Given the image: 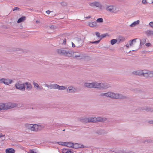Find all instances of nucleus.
I'll return each instance as SVG.
<instances>
[{"instance_id": "f257e3e1", "label": "nucleus", "mask_w": 153, "mask_h": 153, "mask_svg": "<svg viewBox=\"0 0 153 153\" xmlns=\"http://www.w3.org/2000/svg\"><path fill=\"white\" fill-rule=\"evenodd\" d=\"M84 86L88 88H95L101 89H106L110 87V85L107 83H98L96 82L92 83H85Z\"/></svg>"}, {"instance_id": "f03ea898", "label": "nucleus", "mask_w": 153, "mask_h": 153, "mask_svg": "<svg viewBox=\"0 0 153 153\" xmlns=\"http://www.w3.org/2000/svg\"><path fill=\"white\" fill-rule=\"evenodd\" d=\"M101 97H110L112 98L124 99L126 98V97L123 95L122 94H115L114 93L109 92L104 93H101L100 95Z\"/></svg>"}, {"instance_id": "7ed1b4c3", "label": "nucleus", "mask_w": 153, "mask_h": 153, "mask_svg": "<svg viewBox=\"0 0 153 153\" xmlns=\"http://www.w3.org/2000/svg\"><path fill=\"white\" fill-rule=\"evenodd\" d=\"M57 53L61 55L65 56L71 57L74 53L72 51L66 50L64 48L58 49L56 50Z\"/></svg>"}, {"instance_id": "20e7f679", "label": "nucleus", "mask_w": 153, "mask_h": 153, "mask_svg": "<svg viewBox=\"0 0 153 153\" xmlns=\"http://www.w3.org/2000/svg\"><path fill=\"white\" fill-rule=\"evenodd\" d=\"M16 106V104L15 103H0V111L2 110L8 109L13 108Z\"/></svg>"}, {"instance_id": "39448f33", "label": "nucleus", "mask_w": 153, "mask_h": 153, "mask_svg": "<svg viewBox=\"0 0 153 153\" xmlns=\"http://www.w3.org/2000/svg\"><path fill=\"white\" fill-rule=\"evenodd\" d=\"M107 120L106 118L101 117H88V123H96L98 122H103Z\"/></svg>"}, {"instance_id": "423d86ee", "label": "nucleus", "mask_w": 153, "mask_h": 153, "mask_svg": "<svg viewBox=\"0 0 153 153\" xmlns=\"http://www.w3.org/2000/svg\"><path fill=\"white\" fill-rule=\"evenodd\" d=\"M143 76L146 78H152L153 77V71L144 70Z\"/></svg>"}, {"instance_id": "0eeeda50", "label": "nucleus", "mask_w": 153, "mask_h": 153, "mask_svg": "<svg viewBox=\"0 0 153 153\" xmlns=\"http://www.w3.org/2000/svg\"><path fill=\"white\" fill-rule=\"evenodd\" d=\"M74 57L78 59H85L86 58H90V57L87 55H83L82 54L79 53H78L77 54H75L74 56Z\"/></svg>"}, {"instance_id": "6e6552de", "label": "nucleus", "mask_w": 153, "mask_h": 153, "mask_svg": "<svg viewBox=\"0 0 153 153\" xmlns=\"http://www.w3.org/2000/svg\"><path fill=\"white\" fill-rule=\"evenodd\" d=\"M15 86L17 89L22 91L25 90V84H24V83L22 84L20 81L16 83L15 84Z\"/></svg>"}, {"instance_id": "1a4fd4ad", "label": "nucleus", "mask_w": 153, "mask_h": 153, "mask_svg": "<svg viewBox=\"0 0 153 153\" xmlns=\"http://www.w3.org/2000/svg\"><path fill=\"white\" fill-rule=\"evenodd\" d=\"M27 127L28 128L31 130L35 131H37L38 130V125L36 124H27Z\"/></svg>"}, {"instance_id": "9d476101", "label": "nucleus", "mask_w": 153, "mask_h": 153, "mask_svg": "<svg viewBox=\"0 0 153 153\" xmlns=\"http://www.w3.org/2000/svg\"><path fill=\"white\" fill-rule=\"evenodd\" d=\"M106 10L112 13H116L117 12L116 7L113 6H109L106 8Z\"/></svg>"}, {"instance_id": "9b49d317", "label": "nucleus", "mask_w": 153, "mask_h": 153, "mask_svg": "<svg viewBox=\"0 0 153 153\" xmlns=\"http://www.w3.org/2000/svg\"><path fill=\"white\" fill-rule=\"evenodd\" d=\"M144 70H138L134 71L133 72V74L136 75H138L141 76H143Z\"/></svg>"}, {"instance_id": "f8f14e48", "label": "nucleus", "mask_w": 153, "mask_h": 153, "mask_svg": "<svg viewBox=\"0 0 153 153\" xmlns=\"http://www.w3.org/2000/svg\"><path fill=\"white\" fill-rule=\"evenodd\" d=\"M67 91L69 93H74L77 91V90L73 86H71L67 88Z\"/></svg>"}, {"instance_id": "ddd939ff", "label": "nucleus", "mask_w": 153, "mask_h": 153, "mask_svg": "<svg viewBox=\"0 0 153 153\" xmlns=\"http://www.w3.org/2000/svg\"><path fill=\"white\" fill-rule=\"evenodd\" d=\"M89 5L91 7H100L101 6V5L100 3L97 2L90 3H89Z\"/></svg>"}, {"instance_id": "4468645a", "label": "nucleus", "mask_w": 153, "mask_h": 153, "mask_svg": "<svg viewBox=\"0 0 153 153\" xmlns=\"http://www.w3.org/2000/svg\"><path fill=\"white\" fill-rule=\"evenodd\" d=\"M24 84H25V88H26L27 89L29 90L31 89L32 86L30 83L26 82L24 83Z\"/></svg>"}, {"instance_id": "2eb2a0df", "label": "nucleus", "mask_w": 153, "mask_h": 153, "mask_svg": "<svg viewBox=\"0 0 153 153\" xmlns=\"http://www.w3.org/2000/svg\"><path fill=\"white\" fill-rule=\"evenodd\" d=\"M74 147L76 149L78 148H84V146L82 145H81L77 143H76L74 144Z\"/></svg>"}, {"instance_id": "dca6fc26", "label": "nucleus", "mask_w": 153, "mask_h": 153, "mask_svg": "<svg viewBox=\"0 0 153 153\" xmlns=\"http://www.w3.org/2000/svg\"><path fill=\"white\" fill-rule=\"evenodd\" d=\"M79 120L84 123H88V118L80 117L79 119Z\"/></svg>"}, {"instance_id": "f3484780", "label": "nucleus", "mask_w": 153, "mask_h": 153, "mask_svg": "<svg viewBox=\"0 0 153 153\" xmlns=\"http://www.w3.org/2000/svg\"><path fill=\"white\" fill-rule=\"evenodd\" d=\"M97 23L96 22H88V25L91 27H96L97 25Z\"/></svg>"}, {"instance_id": "a211bd4d", "label": "nucleus", "mask_w": 153, "mask_h": 153, "mask_svg": "<svg viewBox=\"0 0 153 153\" xmlns=\"http://www.w3.org/2000/svg\"><path fill=\"white\" fill-rule=\"evenodd\" d=\"M142 109L143 111L145 110L147 112H153V108H151L148 107H143Z\"/></svg>"}, {"instance_id": "6ab92c4d", "label": "nucleus", "mask_w": 153, "mask_h": 153, "mask_svg": "<svg viewBox=\"0 0 153 153\" xmlns=\"http://www.w3.org/2000/svg\"><path fill=\"white\" fill-rule=\"evenodd\" d=\"M65 146H67L68 147L73 148L74 144L72 142H65Z\"/></svg>"}, {"instance_id": "aec40b11", "label": "nucleus", "mask_w": 153, "mask_h": 153, "mask_svg": "<svg viewBox=\"0 0 153 153\" xmlns=\"http://www.w3.org/2000/svg\"><path fill=\"white\" fill-rule=\"evenodd\" d=\"M5 152L6 153H14L15 150L12 148H9L6 149Z\"/></svg>"}, {"instance_id": "412c9836", "label": "nucleus", "mask_w": 153, "mask_h": 153, "mask_svg": "<svg viewBox=\"0 0 153 153\" xmlns=\"http://www.w3.org/2000/svg\"><path fill=\"white\" fill-rule=\"evenodd\" d=\"M56 89H57L59 90H62L66 89H67V87L63 86H59V85L57 84Z\"/></svg>"}, {"instance_id": "4be33fe9", "label": "nucleus", "mask_w": 153, "mask_h": 153, "mask_svg": "<svg viewBox=\"0 0 153 153\" xmlns=\"http://www.w3.org/2000/svg\"><path fill=\"white\" fill-rule=\"evenodd\" d=\"M69 36V34L68 33H65L61 34L59 36V38H68Z\"/></svg>"}, {"instance_id": "5701e85b", "label": "nucleus", "mask_w": 153, "mask_h": 153, "mask_svg": "<svg viewBox=\"0 0 153 153\" xmlns=\"http://www.w3.org/2000/svg\"><path fill=\"white\" fill-rule=\"evenodd\" d=\"M62 152L63 153H73L71 151L70 149H62Z\"/></svg>"}, {"instance_id": "b1692460", "label": "nucleus", "mask_w": 153, "mask_h": 153, "mask_svg": "<svg viewBox=\"0 0 153 153\" xmlns=\"http://www.w3.org/2000/svg\"><path fill=\"white\" fill-rule=\"evenodd\" d=\"M140 23L139 20H138L134 22L133 23H132L130 25V27H133L138 25Z\"/></svg>"}, {"instance_id": "393cba45", "label": "nucleus", "mask_w": 153, "mask_h": 153, "mask_svg": "<svg viewBox=\"0 0 153 153\" xmlns=\"http://www.w3.org/2000/svg\"><path fill=\"white\" fill-rule=\"evenodd\" d=\"M26 19V18L25 16H22L18 19L17 22L18 23H20L24 21Z\"/></svg>"}, {"instance_id": "a878e982", "label": "nucleus", "mask_w": 153, "mask_h": 153, "mask_svg": "<svg viewBox=\"0 0 153 153\" xmlns=\"http://www.w3.org/2000/svg\"><path fill=\"white\" fill-rule=\"evenodd\" d=\"M136 39H133L128 41L129 44L130 46H132L134 43H136Z\"/></svg>"}, {"instance_id": "bb28decb", "label": "nucleus", "mask_w": 153, "mask_h": 153, "mask_svg": "<svg viewBox=\"0 0 153 153\" xmlns=\"http://www.w3.org/2000/svg\"><path fill=\"white\" fill-rule=\"evenodd\" d=\"M12 82L13 80L12 79H6L4 84L6 85H9Z\"/></svg>"}, {"instance_id": "cd10ccee", "label": "nucleus", "mask_w": 153, "mask_h": 153, "mask_svg": "<svg viewBox=\"0 0 153 153\" xmlns=\"http://www.w3.org/2000/svg\"><path fill=\"white\" fill-rule=\"evenodd\" d=\"M57 84H53L49 85V88L51 89H56Z\"/></svg>"}, {"instance_id": "c85d7f7f", "label": "nucleus", "mask_w": 153, "mask_h": 153, "mask_svg": "<svg viewBox=\"0 0 153 153\" xmlns=\"http://www.w3.org/2000/svg\"><path fill=\"white\" fill-rule=\"evenodd\" d=\"M146 33L148 36L152 35H153V31L148 30L146 31Z\"/></svg>"}, {"instance_id": "c756f323", "label": "nucleus", "mask_w": 153, "mask_h": 153, "mask_svg": "<svg viewBox=\"0 0 153 153\" xmlns=\"http://www.w3.org/2000/svg\"><path fill=\"white\" fill-rule=\"evenodd\" d=\"M106 37H110L109 35L107 33H105L102 34L101 35V37L102 38H105Z\"/></svg>"}, {"instance_id": "7c9ffc66", "label": "nucleus", "mask_w": 153, "mask_h": 153, "mask_svg": "<svg viewBox=\"0 0 153 153\" xmlns=\"http://www.w3.org/2000/svg\"><path fill=\"white\" fill-rule=\"evenodd\" d=\"M117 42V40L115 39H113L111 40V43L112 45H114Z\"/></svg>"}, {"instance_id": "2f4dec72", "label": "nucleus", "mask_w": 153, "mask_h": 153, "mask_svg": "<svg viewBox=\"0 0 153 153\" xmlns=\"http://www.w3.org/2000/svg\"><path fill=\"white\" fill-rule=\"evenodd\" d=\"M101 39H100L96 41H93V42H90V43H92V44H98L99 43V42L100 41V40Z\"/></svg>"}, {"instance_id": "473e14b6", "label": "nucleus", "mask_w": 153, "mask_h": 153, "mask_svg": "<svg viewBox=\"0 0 153 153\" xmlns=\"http://www.w3.org/2000/svg\"><path fill=\"white\" fill-rule=\"evenodd\" d=\"M146 142L147 143H152L153 142V141L150 139H148V140H145V141H143V142L144 143H145Z\"/></svg>"}, {"instance_id": "72a5a7b5", "label": "nucleus", "mask_w": 153, "mask_h": 153, "mask_svg": "<svg viewBox=\"0 0 153 153\" xmlns=\"http://www.w3.org/2000/svg\"><path fill=\"white\" fill-rule=\"evenodd\" d=\"M65 142H57V143L59 145L65 146Z\"/></svg>"}, {"instance_id": "f704fd0d", "label": "nucleus", "mask_w": 153, "mask_h": 153, "mask_svg": "<svg viewBox=\"0 0 153 153\" xmlns=\"http://www.w3.org/2000/svg\"><path fill=\"white\" fill-rule=\"evenodd\" d=\"M96 21L97 22H103V19L102 18H99Z\"/></svg>"}, {"instance_id": "c9c22d12", "label": "nucleus", "mask_w": 153, "mask_h": 153, "mask_svg": "<svg viewBox=\"0 0 153 153\" xmlns=\"http://www.w3.org/2000/svg\"><path fill=\"white\" fill-rule=\"evenodd\" d=\"M6 79L2 78L0 79V83H4V84Z\"/></svg>"}, {"instance_id": "e433bc0d", "label": "nucleus", "mask_w": 153, "mask_h": 153, "mask_svg": "<svg viewBox=\"0 0 153 153\" xmlns=\"http://www.w3.org/2000/svg\"><path fill=\"white\" fill-rule=\"evenodd\" d=\"M143 39V42H142V41H141L140 40V45H142L143 44H144L146 42V39Z\"/></svg>"}, {"instance_id": "4c0bfd02", "label": "nucleus", "mask_w": 153, "mask_h": 153, "mask_svg": "<svg viewBox=\"0 0 153 153\" xmlns=\"http://www.w3.org/2000/svg\"><path fill=\"white\" fill-rule=\"evenodd\" d=\"M96 35L99 38L101 37V35H100V33L98 32H96L95 33Z\"/></svg>"}, {"instance_id": "58836bf2", "label": "nucleus", "mask_w": 153, "mask_h": 153, "mask_svg": "<svg viewBox=\"0 0 153 153\" xmlns=\"http://www.w3.org/2000/svg\"><path fill=\"white\" fill-rule=\"evenodd\" d=\"M33 84L34 85L35 87H36L38 88L39 87L38 84L37 83H35V82H33Z\"/></svg>"}, {"instance_id": "ea45409f", "label": "nucleus", "mask_w": 153, "mask_h": 153, "mask_svg": "<svg viewBox=\"0 0 153 153\" xmlns=\"http://www.w3.org/2000/svg\"><path fill=\"white\" fill-rule=\"evenodd\" d=\"M52 30H54L56 28V27L54 25H52L49 27Z\"/></svg>"}, {"instance_id": "a19ab883", "label": "nucleus", "mask_w": 153, "mask_h": 153, "mask_svg": "<svg viewBox=\"0 0 153 153\" xmlns=\"http://www.w3.org/2000/svg\"><path fill=\"white\" fill-rule=\"evenodd\" d=\"M149 25L151 27H153V22H152L149 23Z\"/></svg>"}, {"instance_id": "79ce46f5", "label": "nucleus", "mask_w": 153, "mask_h": 153, "mask_svg": "<svg viewBox=\"0 0 153 153\" xmlns=\"http://www.w3.org/2000/svg\"><path fill=\"white\" fill-rule=\"evenodd\" d=\"M66 39H64V40H63V42L62 43V44L63 45H65L66 44Z\"/></svg>"}, {"instance_id": "37998d69", "label": "nucleus", "mask_w": 153, "mask_h": 153, "mask_svg": "<svg viewBox=\"0 0 153 153\" xmlns=\"http://www.w3.org/2000/svg\"><path fill=\"white\" fill-rule=\"evenodd\" d=\"M29 153H36L34 152L33 150L30 149L29 151Z\"/></svg>"}, {"instance_id": "c03bdc74", "label": "nucleus", "mask_w": 153, "mask_h": 153, "mask_svg": "<svg viewBox=\"0 0 153 153\" xmlns=\"http://www.w3.org/2000/svg\"><path fill=\"white\" fill-rule=\"evenodd\" d=\"M145 45L147 47H149L151 46V44L150 43H146Z\"/></svg>"}, {"instance_id": "a18cd8bd", "label": "nucleus", "mask_w": 153, "mask_h": 153, "mask_svg": "<svg viewBox=\"0 0 153 153\" xmlns=\"http://www.w3.org/2000/svg\"><path fill=\"white\" fill-rule=\"evenodd\" d=\"M142 3L144 4H147L146 0H142Z\"/></svg>"}, {"instance_id": "49530a36", "label": "nucleus", "mask_w": 153, "mask_h": 153, "mask_svg": "<svg viewBox=\"0 0 153 153\" xmlns=\"http://www.w3.org/2000/svg\"><path fill=\"white\" fill-rule=\"evenodd\" d=\"M19 8L18 7H15L13 8V11H15L16 10H19Z\"/></svg>"}, {"instance_id": "de8ad7c7", "label": "nucleus", "mask_w": 153, "mask_h": 153, "mask_svg": "<svg viewBox=\"0 0 153 153\" xmlns=\"http://www.w3.org/2000/svg\"><path fill=\"white\" fill-rule=\"evenodd\" d=\"M44 85L45 87H47L48 88H49V85H48L47 84H44Z\"/></svg>"}, {"instance_id": "09e8293b", "label": "nucleus", "mask_w": 153, "mask_h": 153, "mask_svg": "<svg viewBox=\"0 0 153 153\" xmlns=\"http://www.w3.org/2000/svg\"><path fill=\"white\" fill-rule=\"evenodd\" d=\"M149 123H150V124H153V120H151V121H149Z\"/></svg>"}, {"instance_id": "8fccbe9b", "label": "nucleus", "mask_w": 153, "mask_h": 153, "mask_svg": "<svg viewBox=\"0 0 153 153\" xmlns=\"http://www.w3.org/2000/svg\"><path fill=\"white\" fill-rule=\"evenodd\" d=\"M123 39H120L118 43H119L121 41H124V40H123Z\"/></svg>"}, {"instance_id": "3c124183", "label": "nucleus", "mask_w": 153, "mask_h": 153, "mask_svg": "<svg viewBox=\"0 0 153 153\" xmlns=\"http://www.w3.org/2000/svg\"><path fill=\"white\" fill-rule=\"evenodd\" d=\"M72 47H75V44H74L73 42H72Z\"/></svg>"}, {"instance_id": "603ef678", "label": "nucleus", "mask_w": 153, "mask_h": 153, "mask_svg": "<svg viewBox=\"0 0 153 153\" xmlns=\"http://www.w3.org/2000/svg\"><path fill=\"white\" fill-rule=\"evenodd\" d=\"M50 13V11L49 10H48L46 11V13L48 14H49Z\"/></svg>"}, {"instance_id": "864d4df0", "label": "nucleus", "mask_w": 153, "mask_h": 153, "mask_svg": "<svg viewBox=\"0 0 153 153\" xmlns=\"http://www.w3.org/2000/svg\"><path fill=\"white\" fill-rule=\"evenodd\" d=\"M4 135H3L2 133H0V137L4 136Z\"/></svg>"}, {"instance_id": "5fc2aeb1", "label": "nucleus", "mask_w": 153, "mask_h": 153, "mask_svg": "<svg viewBox=\"0 0 153 153\" xmlns=\"http://www.w3.org/2000/svg\"><path fill=\"white\" fill-rule=\"evenodd\" d=\"M77 41H78V42H79L80 41H83H83H82L81 40V39H78V40H77Z\"/></svg>"}, {"instance_id": "6e6d98bb", "label": "nucleus", "mask_w": 153, "mask_h": 153, "mask_svg": "<svg viewBox=\"0 0 153 153\" xmlns=\"http://www.w3.org/2000/svg\"><path fill=\"white\" fill-rule=\"evenodd\" d=\"M126 47L127 48H129V46H128V44H127L126 45Z\"/></svg>"}, {"instance_id": "4d7b16f0", "label": "nucleus", "mask_w": 153, "mask_h": 153, "mask_svg": "<svg viewBox=\"0 0 153 153\" xmlns=\"http://www.w3.org/2000/svg\"><path fill=\"white\" fill-rule=\"evenodd\" d=\"M91 17V16H88V17H86V18H90Z\"/></svg>"}, {"instance_id": "13d9d810", "label": "nucleus", "mask_w": 153, "mask_h": 153, "mask_svg": "<svg viewBox=\"0 0 153 153\" xmlns=\"http://www.w3.org/2000/svg\"><path fill=\"white\" fill-rule=\"evenodd\" d=\"M42 88V87L39 88V89H40V90H41Z\"/></svg>"}, {"instance_id": "bf43d9fd", "label": "nucleus", "mask_w": 153, "mask_h": 153, "mask_svg": "<svg viewBox=\"0 0 153 153\" xmlns=\"http://www.w3.org/2000/svg\"><path fill=\"white\" fill-rule=\"evenodd\" d=\"M65 131V129H63L62 130V131Z\"/></svg>"}, {"instance_id": "052dcab7", "label": "nucleus", "mask_w": 153, "mask_h": 153, "mask_svg": "<svg viewBox=\"0 0 153 153\" xmlns=\"http://www.w3.org/2000/svg\"><path fill=\"white\" fill-rule=\"evenodd\" d=\"M152 3H153V1L152 2Z\"/></svg>"}]
</instances>
